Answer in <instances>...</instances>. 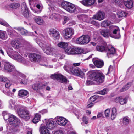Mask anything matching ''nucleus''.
<instances>
[{"label":"nucleus","instance_id":"nucleus-28","mask_svg":"<svg viewBox=\"0 0 134 134\" xmlns=\"http://www.w3.org/2000/svg\"><path fill=\"white\" fill-rule=\"evenodd\" d=\"M107 47L105 45H101L97 46L96 47L97 50L101 52H106L107 51Z\"/></svg>","mask_w":134,"mask_h":134},{"label":"nucleus","instance_id":"nucleus-53","mask_svg":"<svg viewBox=\"0 0 134 134\" xmlns=\"http://www.w3.org/2000/svg\"><path fill=\"white\" fill-rule=\"evenodd\" d=\"M5 114V112H4L2 113V115L3 116L4 119L6 121L10 116H9L8 114Z\"/></svg>","mask_w":134,"mask_h":134},{"label":"nucleus","instance_id":"nucleus-4","mask_svg":"<svg viewBox=\"0 0 134 134\" xmlns=\"http://www.w3.org/2000/svg\"><path fill=\"white\" fill-rule=\"evenodd\" d=\"M61 7L70 13L75 12L76 10V7L74 4L67 1H63L61 3Z\"/></svg>","mask_w":134,"mask_h":134},{"label":"nucleus","instance_id":"nucleus-12","mask_svg":"<svg viewBox=\"0 0 134 134\" xmlns=\"http://www.w3.org/2000/svg\"><path fill=\"white\" fill-rule=\"evenodd\" d=\"M8 120L10 125L16 127L18 126L20 124V121L16 117L13 115L10 116Z\"/></svg>","mask_w":134,"mask_h":134},{"label":"nucleus","instance_id":"nucleus-15","mask_svg":"<svg viewBox=\"0 0 134 134\" xmlns=\"http://www.w3.org/2000/svg\"><path fill=\"white\" fill-rule=\"evenodd\" d=\"M55 119L57 124L60 126H64L67 122V120L62 117L58 116L55 117Z\"/></svg>","mask_w":134,"mask_h":134},{"label":"nucleus","instance_id":"nucleus-33","mask_svg":"<svg viewBox=\"0 0 134 134\" xmlns=\"http://www.w3.org/2000/svg\"><path fill=\"white\" fill-rule=\"evenodd\" d=\"M8 38V36L5 31L0 30V39L5 40Z\"/></svg>","mask_w":134,"mask_h":134},{"label":"nucleus","instance_id":"nucleus-30","mask_svg":"<svg viewBox=\"0 0 134 134\" xmlns=\"http://www.w3.org/2000/svg\"><path fill=\"white\" fill-rule=\"evenodd\" d=\"M34 7H36L37 9H32L33 12L35 13L39 14L42 11L43 9V7L42 5L40 4H37L36 5H34Z\"/></svg>","mask_w":134,"mask_h":134},{"label":"nucleus","instance_id":"nucleus-38","mask_svg":"<svg viewBox=\"0 0 134 134\" xmlns=\"http://www.w3.org/2000/svg\"><path fill=\"white\" fill-rule=\"evenodd\" d=\"M14 29L18 30V31H20L21 34L22 35H25L27 33V31L24 29L21 28L19 27H15Z\"/></svg>","mask_w":134,"mask_h":134},{"label":"nucleus","instance_id":"nucleus-64","mask_svg":"<svg viewBox=\"0 0 134 134\" xmlns=\"http://www.w3.org/2000/svg\"><path fill=\"white\" fill-rule=\"evenodd\" d=\"M93 105V103H91L88 104L87 106L88 108H90Z\"/></svg>","mask_w":134,"mask_h":134},{"label":"nucleus","instance_id":"nucleus-42","mask_svg":"<svg viewBox=\"0 0 134 134\" xmlns=\"http://www.w3.org/2000/svg\"><path fill=\"white\" fill-rule=\"evenodd\" d=\"M3 92L6 95L8 96H11L12 94V92L11 91L10 88L5 89L3 91Z\"/></svg>","mask_w":134,"mask_h":134},{"label":"nucleus","instance_id":"nucleus-62","mask_svg":"<svg viewBox=\"0 0 134 134\" xmlns=\"http://www.w3.org/2000/svg\"><path fill=\"white\" fill-rule=\"evenodd\" d=\"M54 3V2H53L51 3V4H49V5L50 6L51 9L52 10H54L55 9V7H53V4Z\"/></svg>","mask_w":134,"mask_h":134},{"label":"nucleus","instance_id":"nucleus-5","mask_svg":"<svg viewBox=\"0 0 134 134\" xmlns=\"http://www.w3.org/2000/svg\"><path fill=\"white\" fill-rule=\"evenodd\" d=\"M18 114L20 118L25 121H27L30 118V114L29 112L22 106L20 107L17 111Z\"/></svg>","mask_w":134,"mask_h":134},{"label":"nucleus","instance_id":"nucleus-51","mask_svg":"<svg viewBox=\"0 0 134 134\" xmlns=\"http://www.w3.org/2000/svg\"><path fill=\"white\" fill-rule=\"evenodd\" d=\"M63 19L64 21L62 23L63 25H64L69 19V17L66 16H63Z\"/></svg>","mask_w":134,"mask_h":134},{"label":"nucleus","instance_id":"nucleus-16","mask_svg":"<svg viewBox=\"0 0 134 134\" xmlns=\"http://www.w3.org/2000/svg\"><path fill=\"white\" fill-rule=\"evenodd\" d=\"M105 17V14L103 12L99 11L97 13L93 15L92 18L99 21L103 20Z\"/></svg>","mask_w":134,"mask_h":134},{"label":"nucleus","instance_id":"nucleus-29","mask_svg":"<svg viewBox=\"0 0 134 134\" xmlns=\"http://www.w3.org/2000/svg\"><path fill=\"white\" fill-rule=\"evenodd\" d=\"M16 73L18 74V77L19 78L20 76L22 79H23L21 81V83L24 84H26L28 82L26 78V76L23 74L19 73L18 72H16Z\"/></svg>","mask_w":134,"mask_h":134},{"label":"nucleus","instance_id":"nucleus-24","mask_svg":"<svg viewBox=\"0 0 134 134\" xmlns=\"http://www.w3.org/2000/svg\"><path fill=\"white\" fill-rule=\"evenodd\" d=\"M9 107L11 109H14L18 110L20 106L19 105H16V104L12 100H10L9 102Z\"/></svg>","mask_w":134,"mask_h":134},{"label":"nucleus","instance_id":"nucleus-48","mask_svg":"<svg viewBox=\"0 0 134 134\" xmlns=\"http://www.w3.org/2000/svg\"><path fill=\"white\" fill-rule=\"evenodd\" d=\"M97 98L96 96H93L90 98L89 99V102L90 103H92L96 100Z\"/></svg>","mask_w":134,"mask_h":134},{"label":"nucleus","instance_id":"nucleus-1","mask_svg":"<svg viewBox=\"0 0 134 134\" xmlns=\"http://www.w3.org/2000/svg\"><path fill=\"white\" fill-rule=\"evenodd\" d=\"M100 32L104 37L108 38L109 36L116 39H119L121 36L120 29L117 26L110 25L109 29H100Z\"/></svg>","mask_w":134,"mask_h":134},{"label":"nucleus","instance_id":"nucleus-55","mask_svg":"<svg viewBox=\"0 0 134 134\" xmlns=\"http://www.w3.org/2000/svg\"><path fill=\"white\" fill-rule=\"evenodd\" d=\"M0 24L7 27L9 26L7 23L3 20L0 21Z\"/></svg>","mask_w":134,"mask_h":134},{"label":"nucleus","instance_id":"nucleus-8","mask_svg":"<svg viewBox=\"0 0 134 134\" xmlns=\"http://www.w3.org/2000/svg\"><path fill=\"white\" fill-rule=\"evenodd\" d=\"M65 52L69 54H80L84 52L82 48H77L74 47H69L65 50Z\"/></svg>","mask_w":134,"mask_h":134},{"label":"nucleus","instance_id":"nucleus-22","mask_svg":"<svg viewBox=\"0 0 134 134\" xmlns=\"http://www.w3.org/2000/svg\"><path fill=\"white\" fill-rule=\"evenodd\" d=\"M28 94V92L26 90H19L18 92V95L20 98H24L27 97Z\"/></svg>","mask_w":134,"mask_h":134},{"label":"nucleus","instance_id":"nucleus-6","mask_svg":"<svg viewBox=\"0 0 134 134\" xmlns=\"http://www.w3.org/2000/svg\"><path fill=\"white\" fill-rule=\"evenodd\" d=\"M3 62L4 65L3 70L5 72L8 73L13 72V73L18 72L15 70L14 66L10 63L5 60H3Z\"/></svg>","mask_w":134,"mask_h":134},{"label":"nucleus","instance_id":"nucleus-13","mask_svg":"<svg viewBox=\"0 0 134 134\" xmlns=\"http://www.w3.org/2000/svg\"><path fill=\"white\" fill-rule=\"evenodd\" d=\"M36 41L37 43L42 49L44 53H46L48 55L50 54V52L52 50V49L50 46H46L42 43V42L37 41V40Z\"/></svg>","mask_w":134,"mask_h":134},{"label":"nucleus","instance_id":"nucleus-20","mask_svg":"<svg viewBox=\"0 0 134 134\" xmlns=\"http://www.w3.org/2000/svg\"><path fill=\"white\" fill-rule=\"evenodd\" d=\"M96 0H83L80 1V2L83 5L86 6H89L93 5Z\"/></svg>","mask_w":134,"mask_h":134},{"label":"nucleus","instance_id":"nucleus-18","mask_svg":"<svg viewBox=\"0 0 134 134\" xmlns=\"http://www.w3.org/2000/svg\"><path fill=\"white\" fill-rule=\"evenodd\" d=\"M114 100L115 102L119 103L121 104L124 105L127 103V99L126 98H123L120 96L116 97Z\"/></svg>","mask_w":134,"mask_h":134},{"label":"nucleus","instance_id":"nucleus-41","mask_svg":"<svg viewBox=\"0 0 134 134\" xmlns=\"http://www.w3.org/2000/svg\"><path fill=\"white\" fill-rule=\"evenodd\" d=\"M41 86V85L39 83L34 84L32 85V88L35 90L37 91L40 89Z\"/></svg>","mask_w":134,"mask_h":134},{"label":"nucleus","instance_id":"nucleus-23","mask_svg":"<svg viewBox=\"0 0 134 134\" xmlns=\"http://www.w3.org/2000/svg\"><path fill=\"white\" fill-rule=\"evenodd\" d=\"M40 131L41 134H50L49 131L45 125H41Z\"/></svg>","mask_w":134,"mask_h":134},{"label":"nucleus","instance_id":"nucleus-35","mask_svg":"<svg viewBox=\"0 0 134 134\" xmlns=\"http://www.w3.org/2000/svg\"><path fill=\"white\" fill-rule=\"evenodd\" d=\"M132 85V82H130L127 83L122 89L120 90L121 92L125 91L127 90Z\"/></svg>","mask_w":134,"mask_h":134},{"label":"nucleus","instance_id":"nucleus-58","mask_svg":"<svg viewBox=\"0 0 134 134\" xmlns=\"http://www.w3.org/2000/svg\"><path fill=\"white\" fill-rule=\"evenodd\" d=\"M57 57L59 59H62L65 57V55L63 54H58Z\"/></svg>","mask_w":134,"mask_h":134},{"label":"nucleus","instance_id":"nucleus-14","mask_svg":"<svg viewBox=\"0 0 134 134\" xmlns=\"http://www.w3.org/2000/svg\"><path fill=\"white\" fill-rule=\"evenodd\" d=\"M12 53L13 54V57L18 62L22 63L23 64H25L26 63V60L19 55L17 52L14 51H13Z\"/></svg>","mask_w":134,"mask_h":134},{"label":"nucleus","instance_id":"nucleus-54","mask_svg":"<svg viewBox=\"0 0 134 134\" xmlns=\"http://www.w3.org/2000/svg\"><path fill=\"white\" fill-rule=\"evenodd\" d=\"M107 93L106 90L105 89H103V90L100 91L98 92L99 94L101 95H104L105 94Z\"/></svg>","mask_w":134,"mask_h":134},{"label":"nucleus","instance_id":"nucleus-45","mask_svg":"<svg viewBox=\"0 0 134 134\" xmlns=\"http://www.w3.org/2000/svg\"><path fill=\"white\" fill-rule=\"evenodd\" d=\"M20 6V4L17 3H13L11 5V7L14 9H16Z\"/></svg>","mask_w":134,"mask_h":134},{"label":"nucleus","instance_id":"nucleus-52","mask_svg":"<svg viewBox=\"0 0 134 134\" xmlns=\"http://www.w3.org/2000/svg\"><path fill=\"white\" fill-rule=\"evenodd\" d=\"M8 79L3 76H0V81L5 82L7 81Z\"/></svg>","mask_w":134,"mask_h":134},{"label":"nucleus","instance_id":"nucleus-37","mask_svg":"<svg viewBox=\"0 0 134 134\" xmlns=\"http://www.w3.org/2000/svg\"><path fill=\"white\" fill-rule=\"evenodd\" d=\"M58 46L63 49H65L68 47V44L67 43L60 42L58 44Z\"/></svg>","mask_w":134,"mask_h":134},{"label":"nucleus","instance_id":"nucleus-10","mask_svg":"<svg viewBox=\"0 0 134 134\" xmlns=\"http://www.w3.org/2000/svg\"><path fill=\"white\" fill-rule=\"evenodd\" d=\"M74 33V31L72 28H67L63 31V35L64 38L66 39L71 38Z\"/></svg>","mask_w":134,"mask_h":134},{"label":"nucleus","instance_id":"nucleus-39","mask_svg":"<svg viewBox=\"0 0 134 134\" xmlns=\"http://www.w3.org/2000/svg\"><path fill=\"white\" fill-rule=\"evenodd\" d=\"M60 17V15L58 14L53 13L51 14L50 18L51 19H54L59 18Z\"/></svg>","mask_w":134,"mask_h":134},{"label":"nucleus","instance_id":"nucleus-61","mask_svg":"<svg viewBox=\"0 0 134 134\" xmlns=\"http://www.w3.org/2000/svg\"><path fill=\"white\" fill-rule=\"evenodd\" d=\"M63 131L61 130H59L57 132H55L54 134H63Z\"/></svg>","mask_w":134,"mask_h":134},{"label":"nucleus","instance_id":"nucleus-9","mask_svg":"<svg viewBox=\"0 0 134 134\" xmlns=\"http://www.w3.org/2000/svg\"><path fill=\"white\" fill-rule=\"evenodd\" d=\"M90 40V38L88 35H82L76 39V42L79 44L86 45L89 42Z\"/></svg>","mask_w":134,"mask_h":134},{"label":"nucleus","instance_id":"nucleus-19","mask_svg":"<svg viewBox=\"0 0 134 134\" xmlns=\"http://www.w3.org/2000/svg\"><path fill=\"white\" fill-rule=\"evenodd\" d=\"M29 57L32 62L38 61L41 58L40 55L34 53H31L29 55Z\"/></svg>","mask_w":134,"mask_h":134},{"label":"nucleus","instance_id":"nucleus-7","mask_svg":"<svg viewBox=\"0 0 134 134\" xmlns=\"http://www.w3.org/2000/svg\"><path fill=\"white\" fill-rule=\"evenodd\" d=\"M115 4L117 6L122 8L124 4L125 6L128 8H131L133 6V2L131 0H113Z\"/></svg>","mask_w":134,"mask_h":134},{"label":"nucleus","instance_id":"nucleus-56","mask_svg":"<svg viewBox=\"0 0 134 134\" xmlns=\"http://www.w3.org/2000/svg\"><path fill=\"white\" fill-rule=\"evenodd\" d=\"M82 120L85 124H86L88 123V119L86 116H83L82 119Z\"/></svg>","mask_w":134,"mask_h":134},{"label":"nucleus","instance_id":"nucleus-63","mask_svg":"<svg viewBox=\"0 0 134 134\" xmlns=\"http://www.w3.org/2000/svg\"><path fill=\"white\" fill-rule=\"evenodd\" d=\"M22 8H24V9H25V8H27L26 4V3L25 2H23L22 4Z\"/></svg>","mask_w":134,"mask_h":134},{"label":"nucleus","instance_id":"nucleus-11","mask_svg":"<svg viewBox=\"0 0 134 134\" xmlns=\"http://www.w3.org/2000/svg\"><path fill=\"white\" fill-rule=\"evenodd\" d=\"M51 77L53 79H56L61 83H66L67 79L61 74H54L51 75Z\"/></svg>","mask_w":134,"mask_h":134},{"label":"nucleus","instance_id":"nucleus-21","mask_svg":"<svg viewBox=\"0 0 134 134\" xmlns=\"http://www.w3.org/2000/svg\"><path fill=\"white\" fill-rule=\"evenodd\" d=\"M107 55L108 58L112 57L116 54V50L113 47H112L110 49L107 48Z\"/></svg>","mask_w":134,"mask_h":134},{"label":"nucleus","instance_id":"nucleus-26","mask_svg":"<svg viewBox=\"0 0 134 134\" xmlns=\"http://www.w3.org/2000/svg\"><path fill=\"white\" fill-rule=\"evenodd\" d=\"M93 62L95 65L98 68H101L104 65V62L102 60L99 59L94 60Z\"/></svg>","mask_w":134,"mask_h":134},{"label":"nucleus","instance_id":"nucleus-50","mask_svg":"<svg viewBox=\"0 0 134 134\" xmlns=\"http://www.w3.org/2000/svg\"><path fill=\"white\" fill-rule=\"evenodd\" d=\"M94 82L92 81L87 80L86 82V84L87 85H92L94 84Z\"/></svg>","mask_w":134,"mask_h":134},{"label":"nucleus","instance_id":"nucleus-44","mask_svg":"<svg viewBox=\"0 0 134 134\" xmlns=\"http://www.w3.org/2000/svg\"><path fill=\"white\" fill-rule=\"evenodd\" d=\"M29 2L30 5H36L39 2L38 0H28Z\"/></svg>","mask_w":134,"mask_h":134},{"label":"nucleus","instance_id":"nucleus-40","mask_svg":"<svg viewBox=\"0 0 134 134\" xmlns=\"http://www.w3.org/2000/svg\"><path fill=\"white\" fill-rule=\"evenodd\" d=\"M129 119L127 116L124 117L123 118L122 123L124 125H127L129 122Z\"/></svg>","mask_w":134,"mask_h":134},{"label":"nucleus","instance_id":"nucleus-31","mask_svg":"<svg viewBox=\"0 0 134 134\" xmlns=\"http://www.w3.org/2000/svg\"><path fill=\"white\" fill-rule=\"evenodd\" d=\"M12 46L16 48H18L21 46L19 42L16 40H13L10 42Z\"/></svg>","mask_w":134,"mask_h":134},{"label":"nucleus","instance_id":"nucleus-27","mask_svg":"<svg viewBox=\"0 0 134 134\" xmlns=\"http://www.w3.org/2000/svg\"><path fill=\"white\" fill-rule=\"evenodd\" d=\"M34 19L35 21L39 25H42L43 23V20L41 16H35L34 18Z\"/></svg>","mask_w":134,"mask_h":134},{"label":"nucleus","instance_id":"nucleus-3","mask_svg":"<svg viewBox=\"0 0 134 134\" xmlns=\"http://www.w3.org/2000/svg\"><path fill=\"white\" fill-rule=\"evenodd\" d=\"M89 77L90 79L95 81L97 84L103 83L105 77L104 75L101 72H93L90 74Z\"/></svg>","mask_w":134,"mask_h":134},{"label":"nucleus","instance_id":"nucleus-59","mask_svg":"<svg viewBox=\"0 0 134 134\" xmlns=\"http://www.w3.org/2000/svg\"><path fill=\"white\" fill-rule=\"evenodd\" d=\"M35 33L37 34H39L40 36V37L43 38H44V36L42 34L40 33L39 32V30H38L36 31H35Z\"/></svg>","mask_w":134,"mask_h":134},{"label":"nucleus","instance_id":"nucleus-49","mask_svg":"<svg viewBox=\"0 0 134 134\" xmlns=\"http://www.w3.org/2000/svg\"><path fill=\"white\" fill-rule=\"evenodd\" d=\"M110 109H107L105 110V116L107 118L109 117L110 115Z\"/></svg>","mask_w":134,"mask_h":134},{"label":"nucleus","instance_id":"nucleus-2","mask_svg":"<svg viewBox=\"0 0 134 134\" xmlns=\"http://www.w3.org/2000/svg\"><path fill=\"white\" fill-rule=\"evenodd\" d=\"M64 69L68 72L72 74L75 75L80 76L81 77L85 75L83 72L78 67L74 68L72 65L66 63L64 67Z\"/></svg>","mask_w":134,"mask_h":134},{"label":"nucleus","instance_id":"nucleus-36","mask_svg":"<svg viewBox=\"0 0 134 134\" xmlns=\"http://www.w3.org/2000/svg\"><path fill=\"white\" fill-rule=\"evenodd\" d=\"M112 113L111 115V118L112 120H113L115 118L117 115V110L115 108H113L112 110Z\"/></svg>","mask_w":134,"mask_h":134},{"label":"nucleus","instance_id":"nucleus-25","mask_svg":"<svg viewBox=\"0 0 134 134\" xmlns=\"http://www.w3.org/2000/svg\"><path fill=\"white\" fill-rule=\"evenodd\" d=\"M46 125L47 128L49 129H52L55 126L54 122L51 119H49L47 121Z\"/></svg>","mask_w":134,"mask_h":134},{"label":"nucleus","instance_id":"nucleus-46","mask_svg":"<svg viewBox=\"0 0 134 134\" xmlns=\"http://www.w3.org/2000/svg\"><path fill=\"white\" fill-rule=\"evenodd\" d=\"M13 75L15 76H16V79L17 82L18 83H21V81H22V80H23L22 79V78L20 76L19 78L18 77V74H16V72L13 73Z\"/></svg>","mask_w":134,"mask_h":134},{"label":"nucleus","instance_id":"nucleus-43","mask_svg":"<svg viewBox=\"0 0 134 134\" xmlns=\"http://www.w3.org/2000/svg\"><path fill=\"white\" fill-rule=\"evenodd\" d=\"M110 24V22L109 21L105 20L101 23L100 25L102 27H106L109 26Z\"/></svg>","mask_w":134,"mask_h":134},{"label":"nucleus","instance_id":"nucleus-60","mask_svg":"<svg viewBox=\"0 0 134 134\" xmlns=\"http://www.w3.org/2000/svg\"><path fill=\"white\" fill-rule=\"evenodd\" d=\"M11 85V84L9 82L6 83L5 85V87L7 88V89L10 88V87Z\"/></svg>","mask_w":134,"mask_h":134},{"label":"nucleus","instance_id":"nucleus-17","mask_svg":"<svg viewBox=\"0 0 134 134\" xmlns=\"http://www.w3.org/2000/svg\"><path fill=\"white\" fill-rule=\"evenodd\" d=\"M49 33L51 36L54 39H58L60 36L59 32L54 29H51L49 30Z\"/></svg>","mask_w":134,"mask_h":134},{"label":"nucleus","instance_id":"nucleus-34","mask_svg":"<svg viewBox=\"0 0 134 134\" xmlns=\"http://www.w3.org/2000/svg\"><path fill=\"white\" fill-rule=\"evenodd\" d=\"M41 115L38 113H36L35 116L33 120V122L34 123H36L40 120Z\"/></svg>","mask_w":134,"mask_h":134},{"label":"nucleus","instance_id":"nucleus-57","mask_svg":"<svg viewBox=\"0 0 134 134\" xmlns=\"http://www.w3.org/2000/svg\"><path fill=\"white\" fill-rule=\"evenodd\" d=\"M113 70V66L110 65L109 67L108 72L107 75L108 74L111 73V72Z\"/></svg>","mask_w":134,"mask_h":134},{"label":"nucleus","instance_id":"nucleus-32","mask_svg":"<svg viewBox=\"0 0 134 134\" xmlns=\"http://www.w3.org/2000/svg\"><path fill=\"white\" fill-rule=\"evenodd\" d=\"M117 14L118 17L120 18L127 16L128 13L126 12L120 10L118 11Z\"/></svg>","mask_w":134,"mask_h":134},{"label":"nucleus","instance_id":"nucleus-47","mask_svg":"<svg viewBox=\"0 0 134 134\" xmlns=\"http://www.w3.org/2000/svg\"><path fill=\"white\" fill-rule=\"evenodd\" d=\"M23 14L25 17H27L29 15V13L28 8H25L24 11L23 12Z\"/></svg>","mask_w":134,"mask_h":134}]
</instances>
